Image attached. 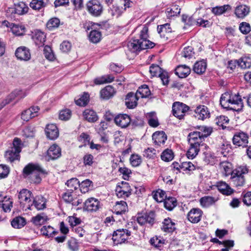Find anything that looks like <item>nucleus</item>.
Listing matches in <instances>:
<instances>
[{
    "mask_svg": "<svg viewBox=\"0 0 251 251\" xmlns=\"http://www.w3.org/2000/svg\"><path fill=\"white\" fill-rule=\"evenodd\" d=\"M148 26L144 25L139 36L135 37L128 42L127 47L128 50L133 53H137L142 50L151 49L155 46V43L148 39Z\"/></svg>",
    "mask_w": 251,
    "mask_h": 251,
    "instance_id": "obj_1",
    "label": "nucleus"
},
{
    "mask_svg": "<svg viewBox=\"0 0 251 251\" xmlns=\"http://www.w3.org/2000/svg\"><path fill=\"white\" fill-rule=\"evenodd\" d=\"M230 144L223 143L221 146V172L225 176H228L233 171L232 164L227 160H225L230 151Z\"/></svg>",
    "mask_w": 251,
    "mask_h": 251,
    "instance_id": "obj_2",
    "label": "nucleus"
},
{
    "mask_svg": "<svg viewBox=\"0 0 251 251\" xmlns=\"http://www.w3.org/2000/svg\"><path fill=\"white\" fill-rule=\"evenodd\" d=\"M25 176H27L29 175H34L35 178L33 179L35 183H39L41 178L39 176L40 174H47V171L43 169L38 164L29 163L25 167L23 171Z\"/></svg>",
    "mask_w": 251,
    "mask_h": 251,
    "instance_id": "obj_3",
    "label": "nucleus"
},
{
    "mask_svg": "<svg viewBox=\"0 0 251 251\" xmlns=\"http://www.w3.org/2000/svg\"><path fill=\"white\" fill-rule=\"evenodd\" d=\"M32 193L26 189H23L18 194V201L21 207L25 210H32L31 201L33 199Z\"/></svg>",
    "mask_w": 251,
    "mask_h": 251,
    "instance_id": "obj_4",
    "label": "nucleus"
},
{
    "mask_svg": "<svg viewBox=\"0 0 251 251\" xmlns=\"http://www.w3.org/2000/svg\"><path fill=\"white\" fill-rule=\"evenodd\" d=\"M131 233V230L124 228H120L114 231L112 236L114 244L118 245L125 243L130 236Z\"/></svg>",
    "mask_w": 251,
    "mask_h": 251,
    "instance_id": "obj_5",
    "label": "nucleus"
},
{
    "mask_svg": "<svg viewBox=\"0 0 251 251\" xmlns=\"http://www.w3.org/2000/svg\"><path fill=\"white\" fill-rule=\"evenodd\" d=\"M88 12L94 17L100 16L103 11V6L98 0H90L87 4Z\"/></svg>",
    "mask_w": 251,
    "mask_h": 251,
    "instance_id": "obj_6",
    "label": "nucleus"
},
{
    "mask_svg": "<svg viewBox=\"0 0 251 251\" xmlns=\"http://www.w3.org/2000/svg\"><path fill=\"white\" fill-rule=\"evenodd\" d=\"M115 191L118 198L126 199L131 195L132 189L128 182L123 181L117 184Z\"/></svg>",
    "mask_w": 251,
    "mask_h": 251,
    "instance_id": "obj_7",
    "label": "nucleus"
},
{
    "mask_svg": "<svg viewBox=\"0 0 251 251\" xmlns=\"http://www.w3.org/2000/svg\"><path fill=\"white\" fill-rule=\"evenodd\" d=\"M189 110L190 107L180 102H174L172 106L173 115L179 120L183 119L185 113Z\"/></svg>",
    "mask_w": 251,
    "mask_h": 251,
    "instance_id": "obj_8",
    "label": "nucleus"
},
{
    "mask_svg": "<svg viewBox=\"0 0 251 251\" xmlns=\"http://www.w3.org/2000/svg\"><path fill=\"white\" fill-rule=\"evenodd\" d=\"M248 134L242 131L236 132L232 138L234 145L243 148L248 147Z\"/></svg>",
    "mask_w": 251,
    "mask_h": 251,
    "instance_id": "obj_9",
    "label": "nucleus"
},
{
    "mask_svg": "<svg viewBox=\"0 0 251 251\" xmlns=\"http://www.w3.org/2000/svg\"><path fill=\"white\" fill-rule=\"evenodd\" d=\"M188 140L189 145H194L199 147L205 146V148L208 147L203 143L204 139L202 137V135L199 131H193L190 132L188 136Z\"/></svg>",
    "mask_w": 251,
    "mask_h": 251,
    "instance_id": "obj_10",
    "label": "nucleus"
},
{
    "mask_svg": "<svg viewBox=\"0 0 251 251\" xmlns=\"http://www.w3.org/2000/svg\"><path fill=\"white\" fill-rule=\"evenodd\" d=\"M61 148L56 144L51 145L47 151L45 158L47 160H55L61 156Z\"/></svg>",
    "mask_w": 251,
    "mask_h": 251,
    "instance_id": "obj_11",
    "label": "nucleus"
},
{
    "mask_svg": "<svg viewBox=\"0 0 251 251\" xmlns=\"http://www.w3.org/2000/svg\"><path fill=\"white\" fill-rule=\"evenodd\" d=\"M100 207V201L94 198L88 199L84 203L83 209L87 211H97Z\"/></svg>",
    "mask_w": 251,
    "mask_h": 251,
    "instance_id": "obj_12",
    "label": "nucleus"
},
{
    "mask_svg": "<svg viewBox=\"0 0 251 251\" xmlns=\"http://www.w3.org/2000/svg\"><path fill=\"white\" fill-rule=\"evenodd\" d=\"M208 108L203 105H199L194 110V116L199 120H204L210 117Z\"/></svg>",
    "mask_w": 251,
    "mask_h": 251,
    "instance_id": "obj_13",
    "label": "nucleus"
},
{
    "mask_svg": "<svg viewBox=\"0 0 251 251\" xmlns=\"http://www.w3.org/2000/svg\"><path fill=\"white\" fill-rule=\"evenodd\" d=\"M15 54L17 59L20 60L27 61L31 58L29 49L25 46L18 47L15 51Z\"/></svg>",
    "mask_w": 251,
    "mask_h": 251,
    "instance_id": "obj_14",
    "label": "nucleus"
},
{
    "mask_svg": "<svg viewBox=\"0 0 251 251\" xmlns=\"http://www.w3.org/2000/svg\"><path fill=\"white\" fill-rule=\"evenodd\" d=\"M39 108L38 106H32L24 110L21 114V118L25 121L27 122L33 118L38 115Z\"/></svg>",
    "mask_w": 251,
    "mask_h": 251,
    "instance_id": "obj_15",
    "label": "nucleus"
},
{
    "mask_svg": "<svg viewBox=\"0 0 251 251\" xmlns=\"http://www.w3.org/2000/svg\"><path fill=\"white\" fill-rule=\"evenodd\" d=\"M115 124L122 128L126 127L131 122V117L126 114H119L114 118Z\"/></svg>",
    "mask_w": 251,
    "mask_h": 251,
    "instance_id": "obj_16",
    "label": "nucleus"
},
{
    "mask_svg": "<svg viewBox=\"0 0 251 251\" xmlns=\"http://www.w3.org/2000/svg\"><path fill=\"white\" fill-rule=\"evenodd\" d=\"M203 212L200 208H192L187 214L188 220L192 223H198L201 220Z\"/></svg>",
    "mask_w": 251,
    "mask_h": 251,
    "instance_id": "obj_17",
    "label": "nucleus"
},
{
    "mask_svg": "<svg viewBox=\"0 0 251 251\" xmlns=\"http://www.w3.org/2000/svg\"><path fill=\"white\" fill-rule=\"evenodd\" d=\"M33 200L31 201V205L32 210L34 207L37 210H41L46 207V199L41 195L36 196L33 197Z\"/></svg>",
    "mask_w": 251,
    "mask_h": 251,
    "instance_id": "obj_18",
    "label": "nucleus"
},
{
    "mask_svg": "<svg viewBox=\"0 0 251 251\" xmlns=\"http://www.w3.org/2000/svg\"><path fill=\"white\" fill-rule=\"evenodd\" d=\"M45 133L47 138L50 140H55L59 136L58 129L57 126L53 124L47 125Z\"/></svg>",
    "mask_w": 251,
    "mask_h": 251,
    "instance_id": "obj_19",
    "label": "nucleus"
},
{
    "mask_svg": "<svg viewBox=\"0 0 251 251\" xmlns=\"http://www.w3.org/2000/svg\"><path fill=\"white\" fill-rule=\"evenodd\" d=\"M152 139L153 143L158 146L164 145L167 139V136L163 131H157L153 133Z\"/></svg>",
    "mask_w": 251,
    "mask_h": 251,
    "instance_id": "obj_20",
    "label": "nucleus"
},
{
    "mask_svg": "<svg viewBox=\"0 0 251 251\" xmlns=\"http://www.w3.org/2000/svg\"><path fill=\"white\" fill-rule=\"evenodd\" d=\"M231 100V92L228 90L222 94L221 96V106L223 109L229 110L230 107L228 105Z\"/></svg>",
    "mask_w": 251,
    "mask_h": 251,
    "instance_id": "obj_21",
    "label": "nucleus"
},
{
    "mask_svg": "<svg viewBox=\"0 0 251 251\" xmlns=\"http://www.w3.org/2000/svg\"><path fill=\"white\" fill-rule=\"evenodd\" d=\"M46 36L43 32L40 30L35 31L32 36V39L35 45L38 47H43L46 42Z\"/></svg>",
    "mask_w": 251,
    "mask_h": 251,
    "instance_id": "obj_22",
    "label": "nucleus"
},
{
    "mask_svg": "<svg viewBox=\"0 0 251 251\" xmlns=\"http://www.w3.org/2000/svg\"><path fill=\"white\" fill-rule=\"evenodd\" d=\"M230 103L236 105L237 107L236 108L235 107H230L229 110L235 111L237 112H240L242 111L243 108L244 107L243 102L241 98V96H240L238 94H235L234 96L231 97Z\"/></svg>",
    "mask_w": 251,
    "mask_h": 251,
    "instance_id": "obj_23",
    "label": "nucleus"
},
{
    "mask_svg": "<svg viewBox=\"0 0 251 251\" xmlns=\"http://www.w3.org/2000/svg\"><path fill=\"white\" fill-rule=\"evenodd\" d=\"M84 119L89 123H95L99 119L97 113L92 109H86L83 112Z\"/></svg>",
    "mask_w": 251,
    "mask_h": 251,
    "instance_id": "obj_24",
    "label": "nucleus"
},
{
    "mask_svg": "<svg viewBox=\"0 0 251 251\" xmlns=\"http://www.w3.org/2000/svg\"><path fill=\"white\" fill-rule=\"evenodd\" d=\"M114 213L116 215H122L128 210V206L126 202L124 201H117L113 208Z\"/></svg>",
    "mask_w": 251,
    "mask_h": 251,
    "instance_id": "obj_25",
    "label": "nucleus"
},
{
    "mask_svg": "<svg viewBox=\"0 0 251 251\" xmlns=\"http://www.w3.org/2000/svg\"><path fill=\"white\" fill-rule=\"evenodd\" d=\"M20 152L16 149H13L10 148L6 151L4 156L7 161L12 163L15 160H20Z\"/></svg>",
    "mask_w": 251,
    "mask_h": 251,
    "instance_id": "obj_26",
    "label": "nucleus"
},
{
    "mask_svg": "<svg viewBox=\"0 0 251 251\" xmlns=\"http://www.w3.org/2000/svg\"><path fill=\"white\" fill-rule=\"evenodd\" d=\"M28 10V7L24 2H20L15 5V7L11 8L10 11L12 13L17 14L18 15H23L26 13Z\"/></svg>",
    "mask_w": 251,
    "mask_h": 251,
    "instance_id": "obj_27",
    "label": "nucleus"
},
{
    "mask_svg": "<svg viewBox=\"0 0 251 251\" xmlns=\"http://www.w3.org/2000/svg\"><path fill=\"white\" fill-rule=\"evenodd\" d=\"M190 72V68L185 65H179L175 70V74L180 78L186 77Z\"/></svg>",
    "mask_w": 251,
    "mask_h": 251,
    "instance_id": "obj_28",
    "label": "nucleus"
},
{
    "mask_svg": "<svg viewBox=\"0 0 251 251\" xmlns=\"http://www.w3.org/2000/svg\"><path fill=\"white\" fill-rule=\"evenodd\" d=\"M138 96L134 95L133 93L130 92L126 95L125 103L127 107L128 108H134L137 105L138 99Z\"/></svg>",
    "mask_w": 251,
    "mask_h": 251,
    "instance_id": "obj_29",
    "label": "nucleus"
},
{
    "mask_svg": "<svg viewBox=\"0 0 251 251\" xmlns=\"http://www.w3.org/2000/svg\"><path fill=\"white\" fill-rule=\"evenodd\" d=\"M41 233L45 237L50 238H53L58 233V231L55 230L50 226H44L40 229Z\"/></svg>",
    "mask_w": 251,
    "mask_h": 251,
    "instance_id": "obj_30",
    "label": "nucleus"
},
{
    "mask_svg": "<svg viewBox=\"0 0 251 251\" xmlns=\"http://www.w3.org/2000/svg\"><path fill=\"white\" fill-rule=\"evenodd\" d=\"M250 9L246 5H240L236 7L234 13L237 18L243 19L249 14Z\"/></svg>",
    "mask_w": 251,
    "mask_h": 251,
    "instance_id": "obj_31",
    "label": "nucleus"
},
{
    "mask_svg": "<svg viewBox=\"0 0 251 251\" xmlns=\"http://www.w3.org/2000/svg\"><path fill=\"white\" fill-rule=\"evenodd\" d=\"M157 31L161 38L167 40L169 39L168 35L172 31L170 24H166L158 26Z\"/></svg>",
    "mask_w": 251,
    "mask_h": 251,
    "instance_id": "obj_32",
    "label": "nucleus"
},
{
    "mask_svg": "<svg viewBox=\"0 0 251 251\" xmlns=\"http://www.w3.org/2000/svg\"><path fill=\"white\" fill-rule=\"evenodd\" d=\"M231 178L236 187L243 186L245 183V176L240 174H236L234 171L231 174Z\"/></svg>",
    "mask_w": 251,
    "mask_h": 251,
    "instance_id": "obj_33",
    "label": "nucleus"
},
{
    "mask_svg": "<svg viewBox=\"0 0 251 251\" xmlns=\"http://www.w3.org/2000/svg\"><path fill=\"white\" fill-rule=\"evenodd\" d=\"M49 3V0H32L29 5L34 10H39L47 6Z\"/></svg>",
    "mask_w": 251,
    "mask_h": 251,
    "instance_id": "obj_34",
    "label": "nucleus"
},
{
    "mask_svg": "<svg viewBox=\"0 0 251 251\" xmlns=\"http://www.w3.org/2000/svg\"><path fill=\"white\" fill-rule=\"evenodd\" d=\"M175 224L170 218L165 219L162 223L161 229L165 232H172L175 229Z\"/></svg>",
    "mask_w": 251,
    "mask_h": 251,
    "instance_id": "obj_35",
    "label": "nucleus"
},
{
    "mask_svg": "<svg viewBox=\"0 0 251 251\" xmlns=\"http://www.w3.org/2000/svg\"><path fill=\"white\" fill-rule=\"evenodd\" d=\"M206 67V62L202 60L196 62L194 65L193 70L196 74L201 75L205 72Z\"/></svg>",
    "mask_w": 251,
    "mask_h": 251,
    "instance_id": "obj_36",
    "label": "nucleus"
},
{
    "mask_svg": "<svg viewBox=\"0 0 251 251\" xmlns=\"http://www.w3.org/2000/svg\"><path fill=\"white\" fill-rule=\"evenodd\" d=\"M115 93L114 88L111 85H108L100 91V96L103 99L108 100L113 96Z\"/></svg>",
    "mask_w": 251,
    "mask_h": 251,
    "instance_id": "obj_37",
    "label": "nucleus"
},
{
    "mask_svg": "<svg viewBox=\"0 0 251 251\" xmlns=\"http://www.w3.org/2000/svg\"><path fill=\"white\" fill-rule=\"evenodd\" d=\"M12 32L16 36H22L25 34L26 28L22 24H13L11 26Z\"/></svg>",
    "mask_w": 251,
    "mask_h": 251,
    "instance_id": "obj_38",
    "label": "nucleus"
},
{
    "mask_svg": "<svg viewBox=\"0 0 251 251\" xmlns=\"http://www.w3.org/2000/svg\"><path fill=\"white\" fill-rule=\"evenodd\" d=\"M28 93L26 90H23L20 89H16L12 91L8 96L10 100L12 101L15 98H18V100H21L26 97Z\"/></svg>",
    "mask_w": 251,
    "mask_h": 251,
    "instance_id": "obj_39",
    "label": "nucleus"
},
{
    "mask_svg": "<svg viewBox=\"0 0 251 251\" xmlns=\"http://www.w3.org/2000/svg\"><path fill=\"white\" fill-rule=\"evenodd\" d=\"M114 80V77L111 75H104L96 78L94 83L96 85H100L104 83H111Z\"/></svg>",
    "mask_w": 251,
    "mask_h": 251,
    "instance_id": "obj_40",
    "label": "nucleus"
},
{
    "mask_svg": "<svg viewBox=\"0 0 251 251\" xmlns=\"http://www.w3.org/2000/svg\"><path fill=\"white\" fill-rule=\"evenodd\" d=\"M48 220L47 216L43 213L38 214L31 219V222L36 226L44 225Z\"/></svg>",
    "mask_w": 251,
    "mask_h": 251,
    "instance_id": "obj_41",
    "label": "nucleus"
},
{
    "mask_svg": "<svg viewBox=\"0 0 251 251\" xmlns=\"http://www.w3.org/2000/svg\"><path fill=\"white\" fill-rule=\"evenodd\" d=\"M124 12L123 7L117 4L113 5L110 7L109 13L113 16L118 18Z\"/></svg>",
    "mask_w": 251,
    "mask_h": 251,
    "instance_id": "obj_42",
    "label": "nucleus"
},
{
    "mask_svg": "<svg viewBox=\"0 0 251 251\" xmlns=\"http://www.w3.org/2000/svg\"><path fill=\"white\" fill-rule=\"evenodd\" d=\"M176 200L174 197H169L164 201V207L169 211L173 210L176 206Z\"/></svg>",
    "mask_w": 251,
    "mask_h": 251,
    "instance_id": "obj_43",
    "label": "nucleus"
},
{
    "mask_svg": "<svg viewBox=\"0 0 251 251\" xmlns=\"http://www.w3.org/2000/svg\"><path fill=\"white\" fill-rule=\"evenodd\" d=\"M180 8L176 4H174L171 7L168 8L166 11V15L169 18L177 16L180 14Z\"/></svg>",
    "mask_w": 251,
    "mask_h": 251,
    "instance_id": "obj_44",
    "label": "nucleus"
},
{
    "mask_svg": "<svg viewBox=\"0 0 251 251\" xmlns=\"http://www.w3.org/2000/svg\"><path fill=\"white\" fill-rule=\"evenodd\" d=\"M136 94L138 97L140 95L141 98H144L149 97L151 92L148 85H143L139 87Z\"/></svg>",
    "mask_w": 251,
    "mask_h": 251,
    "instance_id": "obj_45",
    "label": "nucleus"
},
{
    "mask_svg": "<svg viewBox=\"0 0 251 251\" xmlns=\"http://www.w3.org/2000/svg\"><path fill=\"white\" fill-rule=\"evenodd\" d=\"M200 147H201L196 146L195 145L193 146L190 145L189 149L186 153L187 157L189 159L194 158L198 155L199 152L200 151Z\"/></svg>",
    "mask_w": 251,
    "mask_h": 251,
    "instance_id": "obj_46",
    "label": "nucleus"
},
{
    "mask_svg": "<svg viewBox=\"0 0 251 251\" xmlns=\"http://www.w3.org/2000/svg\"><path fill=\"white\" fill-rule=\"evenodd\" d=\"M238 60L239 66L242 68L247 69L251 67V56L250 55L241 57Z\"/></svg>",
    "mask_w": 251,
    "mask_h": 251,
    "instance_id": "obj_47",
    "label": "nucleus"
},
{
    "mask_svg": "<svg viewBox=\"0 0 251 251\" xmlns=\"http://www.w3.org/2000/svg\"><path fill=\"white\" fill-rule=\"evenodd\" d=\"M26 224L25 219L22 217H17L11 221V226L15 228H21Z\"/></svg>",
    "mask_w": 251,
    "mask_h": 251,
    "instance_id": "obj_48",
    "label": "nucleus"
},
{
    "mask_svg": "<svg viewBox=\"0 0 251 251\" xmlns=\"http://www.w3.org/2000/svg\"><path fill=\"white\" fill-rule=\"evenodd\" d=\"M174 157V154L173 151L169 149L165 150L161 154V159L166 162H169L172 160Z\"/></svg>",
    "mask_w": 251,
    "mask_h": 251,
    "instance_id": "obj_49",
    "label": "nucleus"
},
{
    "mask_svg": "<svg viewBox=\"0 0 251 251\" xmlns=\"http://www.w3.org/2000/svg\"><path fill=\"white\" fill-rule=\"evenodd\" d=\"M68 249L71 251H78L79 245L77 240L74 237H71L67 243Z\"/></svg>",
    "mask_w": 251,
    "mask_h": 251,
    "instance_id": "obj_50",
    "label": "nucleus"
},
{
    "mask_svg": "<svg viewBox=\"0 0 251 251\" xmlns=\"http://www.w3.org/2000/svg\"><path fill=\"white\" fill-rule=\"evenodd\" d=\"M101 32L96 30H92L89 35L90 41L94 43L99 42L101 39Z\"/></svg>",
    "mask_w": 251,
    "mask_h": 251,
    "instance_id": "obj_51",
    "label": "nucleus"
},
{
    "mask_svg": "<svg viewBox=\"0 0 251 251\" xmlns=\"http://www.w3.org/2000/svg\"><path fill=\"white\" fill-rule=\"evenodd\" d=\"M215 201L214 198L210 196L203 197L200 200L201 205L203 207H207Z\"/></svg>",
    "mask_w": 251,
    "mask_h": 251,
    "instance_id": "obj_52",
    "label": "nucleus"
},
{
    "mask_svg": "<svg viewBox=\"0 0 251 251\" xmlns=\"http://www.w3.org/2000/svg\"><path fill=\"white\" fill-rule=\"evenodd\" d=\"M66 184L69 188V191L73 192L74 190L77 189L79 186V182L76 178H72L68 180Z\"/></svg>",
    "mask_w": 251,
    "mask_h": 251,
    "instance_id": "obj_53",
    "label": "nucleus"
},
{
    "mask_svg": "<svg viewBox=\"0 0 251 251\" xmlns=\"http://www.w3.org/2000/svg\"><path fill=\"white\" fill-rule=\"evenodd\" d=\"M89 101V95L84 92L83 94L77 100H75L76 104L81 106H84L87 104Z\"/></svg>",
    "mask_w": 251,
    "mask_h": 251,
    "instance_id": "obj_54",
    "label": "nucleus"
},
{
    "mask_svg": "<svg viewBox=\"0 0 251 251\" xmlns=\"http://www.w3.org/2000/svg\"><path fill=\"white\" fill-rule=\"evenodd\" d=\"M224 187L221 188V193L226 196H229L233 193L234 190L232 189L225 182L221 181V187Z\"/></svg>",
    "mask_w": 251,
    "mask_h": 251,
    "instance_id": "obj_55",
    "label": "nucleus"
},
{
    "mask_svg": "<svg viewBox=\"0 0 251 251\" xmlns=\"http://www.w3.org/2000/svg\"><path fill=\"white\" fill-rule=\"evenodd\" d=\"M236 174H240L244 176L245 175L248 174L249 169V167L246 164L237 165L235 168L233 170Z\"/></svg>",
    "mask_w": 251,
    "mask_h": 251,
    "instance_id": "obj_56",
    "label": "nucleus"
},
{
    "mask_svg": "<svg viewBox=\"0 0 251 251\" xmlns=\"http://www.w3.org/2000/svg\"><path fill=\"white\" fill-rule=\"evenodd\" d=\"M182 21L184 24L188 26H192L196 23V20L193 16H189L186 14L182 15Z\"/></svg>",
    "mask_w": 251,
    "mask_h": 251,
    "instance_id": "obj_57",
    "label": "nucleus"
},
{
    "mask_svg": "<svg viewBox=\"0 0 251 251\" xmlns=\"http://www.w3.org/2000/svg\"><path fill=\"white\" fill-rule=\"evenodd\" d=\"M152 196L156 201L162 202L164 201V198L166 197L165 192L162 190L158 189L152 193Z\"/></svg>",
    "mask_w": 251,
    "mask_h": 251,
    "instance_id": "obj_58",
    "label": "nucleus"
},
{
    "mask_svg": "<svg viewBox=\"0 0 251 251\" xmlns=\"http://www.w3.org/2000/svg\"><path fill=\"white\" fill-rule=\"evenodd\" d=\"M92 184V181L89 179H85L81 182V183H79V187L80 188V190L82 193H85L87 192L89 189L90 187Z\"/></svg>",
    "mask_w": 251,
    "mask_h": 251,
    "instance_id": "obj_59",
    "label": "nucleus"
},
{
    "mask_svg": "<svg viewBox=\"0 0 251 251\" xmlns=\"http://www.w3.org/2000/svg\"><path fill=\"white\" fill-rule=\"evenodd\" d=\"M144 217H146V226L148 225L149 226H151L155 222V213L152 211L144 214Z\"/></svg>",
    "mask_w": 251,
    "mask_h": 251,
    "instance_id": "obj_60",
    "label": "nucleus"
},
{
    "mask_svg": "<svg viewBox=\"0 0 251 251\" xmlns=\"http://www.w3.org/2000/svg\"><path fill=\"white\" fill-rule=\"evenodd\" d=\"M44 54L46 59L50 61H53L55 59V55L51 48L49 46H45L44 49Z\"/></svg>",
    "mask_w": 251,
    "mask_h": 251,
    "instance_id": "obj_61",
    "label": "nucleus"
},
{
    "mask_svg": "<svg viewBox=\"0 0 251 251\" xmlns=\"http://www.w3.org/2000/svg\"><path fill=\"white\" fill-rule=\"evenodd\" d=\"M194 54L193 48L192 47L188 46L185 47L181 52V55L185 58L190 59L192 58Z\"/></svg>",
    "mask_w": 251,
    "mask_h": 251,
    "instance_id": "obj_62",
    "label": "nucleus"
},
{
    "mask_svg": "<svg viewBox=\"0 0 251 251\" xmlns=\"http://www.w3.org/2000/svg\"><path fill=\"white\" fill-rule=\"evenodd\" d=\"M130 161L131 165L133 167H137L140 165L142 162L141 156L136 154H133L131 155Z\"/></svg>",
    "mask_w": 251,
    "mask_h": 251,
    "instance_id": "obj_63",
    "label": "nucleus"
},
{
    "mask_svg": "<svg viewBox=\"0 0 251 251\" xmlns=\"http://www.w3.org/2000/svg\"><path fill=\"white\" fill-rule=\"evenodd\" d=\"M239 29L242 33L245 35L248 34L251 30L250 24L245 22L240 24Z\"/></svg>",
    "mask_w": 251,
    "mask_h": 251,
    "instance_id": "obj_64",
    "label": "nucleus"
}]
</instances>
